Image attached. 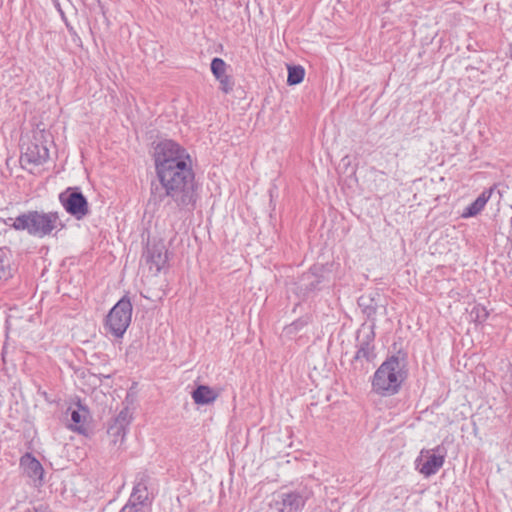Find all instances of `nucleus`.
Segmentation results:
<instances>
[{
	"label": "nucleus",
	"mask_w": 512,
	"mask_h": 512,
	"mask_svg": "<svg viewBox=\"0 0 512 512\" xmlns=\"http://www.w3.org/2000/svg\"><path fill=\"white\" fill-rule=\"evenodd\" d=\"M197 185L192 163L156 172L151 182L150 201L174 204L180 210H193L197 202Z\"/></svg>",
	"instance_id": "1"
},
{
	"label": "nucleus",
	"mask_w": 512,
	"mask_h": 512,
	"mask_svg": "<svg viewBox=\"0 0 512 512\" xmlns=\"http://www.w3.org/2000/svg\"><path fill=\"white\" fill-rule=\"evenodd\" d=\"M407 377L405 357L392 355L375 371L372 388L381 396H392L399 392Z\"/></svg>",
	"instance_id": "2"
},
{
	"label": "nucleus",
	"mask_w": 512,
	"mask_h": 512,
	"mask_svg": "<svg viewBox=\"0 0 512 512\" xmlns=\"http://www.w3.org/2000/svg\"><path fill=\"white\" fill-rule=\"evenodd\" d=\"M58 225L60 229L63 228L57 212L28 210L15 217L11 228L16 231H25L33 237L44 238L50 235Z\"/></svg>",
	"instance_id": "3"
},
{
	"label": "nucleus",
	"mask_w": 512,
	"mask_h": 512,
	"mask_svg": "<svg viewBox=\"0 0 512 512\" xmlns=\"http://www.w3.org/2000/svg\"><path fill=\"white\" fill-rule=\"evenodd\" d=\"M51 142L50 132L45 129L33 130L27 141H23L21 144V163L34 166L46 163L49 159L48 145Z\"/></svg>",
	"instance_id": "4"
},
{
	"label": "nucleus",
	"mask_w": 512,
	"mask_h": 512,
	"mask_svg": "<svg viewBox=\"0 0 512 512\" xmlns=\"http://www.w3.org/2000/svg\"><path fill=\"white\" fill-rule=\"evenodd\" d=\"M155 172L192 163L187 150L173 140L160 141L154 148Z\"/></svg>",
	"instance_id": "5"
},
{
	"label": "nucleus",
	"mask_w": 512,
	"mask_h": 512,
	"mask_svg": "<svg viewBox=\"0 0 512 512\" xmlns=\"http://www.w3.org/2000/svg\"><path fill=\"white\" fill-rule=\"evenodd\" d=\"M132 303L127 296L122 297L109 311L105 327L116 338H121L131 323Z\"/></svg>",
	"instance_id": "6"
},
{
	"label": "nucleus",
	"mask_w": 512,
	"mask_h": 512,
	"mask_svg": "<svg viewBox=\"0 0 512 512\" xmlns=\"http://www.w3.org/2000/svg\"><path fill=\"white\" fill-rule=\"evenodd\" d=\"M59 201L68 214L77 220L83 219L90 212L86 197L78 187H69L59 195Z\"/></svg>",
	"instance_id": "7"
},
{
	"label": "nucleus",
	"mask_w": 512,
	"mask_h": 512,
	"mask_svg": "<svg viewBox=\"0 0 512 512\" xmlns=\"http://www.w3.org/2000/svg\"><path fill=\"white\" fill-rule=\"evenodd\" d=\"M327 282L324 266L314 265L309 271L299 277L298 281L295 283L296 292L300 297L305 298L322 289Z\"/></svg>",
	"instance_id": "8"
},
{
	"label": "nucleus",
	"mask_w": 512,
	"mask_h": 512,
	"mask_svg": "<svg viewBox=\"0 0 512 512\" xmlns=\"http://www.w3.org/2000/svg\"><path fill=\"white\" fill-rule=\"evenodd\" d=\"M374 338V324L368 326L367 328L363 326L362 329L358 331L357 341L359 342V345L353 358L355 365L357 363H361V366L363 367V361L369 363L375 359L376 354L374 352L373 345Z\"/></svg>",
	"instance_id": "9"
},
{
	"label": "nucleus",
	"mask_w": 512,
	"mask_h": 512,
	"mask_svg": "<svg viewBox=\"0 0 512 512\" xmlns=\"http://www.w3.org/2000/svg\"><path fill=\"white\" fill-rule=\"evenodd\" d=\"M142 259L149 270L157 275L167 266L168 251L165 244L162 241L148 244L143 252Z\"/></svg>",
	"instance_id": "10"
},
{
	"label": "nucleus",
	"mask_w": 512,
	"mask_h": 512,
	"mask_svg": "<svg viewBox=\"0 0 512 512\" xmlns=\"http://www.w3.org/2000/svg\"><path fill=\"white\" fill-rule=\"evenodd\" d=\"M445 461V451L442 446H437L434 450H422L421 457L417 458L418 469L425 477L436 474L443 466Z\"/></svg>",
	"instance_id": "11"
},
{
	"label": "nucleus",
	"mask_w": 512,
	"mask_h": 512,
	"mask_svg": "<svg viewBox=\"0 0 512 512\" xmlns=\"http://www.w3.org/2000/svg\"><path fill=\"white\" fill-rule=\"evenodd\" d=\"M311 495L312 492L307 489L282 492L275 506L279 512H300Z\"/></svg>",
	"instance_id": "12"
},
{
	"label": "nucleus",
	"mask_w": 512,
	"mask_h": 512,
	"mask_svg": "<svg viewBox=\"0 0 512 512\" xmlns=\"http://www.w3.org/2000/svg\"><path fill=\"white\" fill-rule=\"evenodd\" d=\"M211 72L215 79L219 82V89L224 94H229L234 89V80L231 75L227 74L228 65L226 62L218 57H215L211 61Z\"/></svg>",
	"instance_id": "13"
},
{
	"label": "nucleus",
	"mask_w": 512,
	"mask_h": 512,
	"mask_svg": "<svg viewBox=\"0 0 512 512\" xmlns=\"http://www.w3.org/2000/svg\"><path fill=\"white\" fill-rule=\"evenodd\" d=\"M147 480L148 476L145 474H142L139 477L133 487L129 500L125 505L131 506L132 508H136L140 511H144V507L148 501Z\"/></svg>",
	"instance_id": "14"
},
{
	"label": "nucleus",
	"mask_w": 512,
	"mask_h": 512,
	"mask_svg": "<svg viewBox=\"0 0 512 512\" xmlns=\"http://www.w3.org/2000/svg\"><path fill=\"white\" fill-rule=\"evenodd\" d=\"M20 465L23 468L25 474L31 478L34 482L41 483L43 479V467L41 463L31 454L27 453L21 457Z\"/></svg>",
	"instance_id": "15"
},
{
	"label": "nucleus",
	"mask_w": 512,
	"mask_h": 512,
	"mask_svg": "<svg viewBox=\"0 0 512 512\" xmlns=\"http://www.w3.org/2000/svg\"><path fill=\"white\" fill-rule=\"evenodd\" d=\"M191 396L195 404L208 405L217 399L218 393L207 385H199L192 391Z\"/></svg>",
	"instance_id": "16"
},
{
	"label": "nucleus",
	"mask_w": 512,
	"mask_h": 512,
	"mask_svg": "<svg viewBox=\"0 0 512 512\" xmlns=\"http://www.w3.org/2000/svg\"><path fill=\"white\" fill-rule=\"evenodd\" d=\"M12 253L7 247H0V280L7 281L13 276Z\"/></svg>",
	"instance_id": "17"
},
{
	"label": "nucleus",
	"mask_w": 512,
	"mask_h": 512,
	"mask_svg": "<svg viewBox=\"0 0 512 512\" xmlns=\"http://www.w3.org/2000/svg\"><path fill=\"white\" fill-rule=\"evenodd\" d=\"M492 194V189L483 191L469 206L465 208L462 213V217L469 218L477 215L480 211L483 210L486 203L490 199Z\"/></svg>",
	"instance_id": "18"
},
{
	"label": "nucleus",
	"mask_w": 512,
	"mask_h": 512,
	"mask_svg": "<svg viewBox=\"0 0 512 512\" xmlns=\"http://www.w3.org/2000/svg\"><path fill=\"white\" fill-rule=\"evenodd\" d=\"M77 407L78 409H74L71 411V421L73 423V425H71V428L79 433H84V423L86 422L87 417L89 416V410L86 407H84L80 402L77 403Z\"/></svg>",
	"instance_id": "19"
},
{
	"label": "nucleus",
	"mask_w": 512,
	"mask_h": 512,
	"mask_svg": "<svg viewBox=\"0 0 512 512\" xmlns=\"http://www.w3.org/2000/svg\"><path fill=\"white\" fill-rule=\"evenodd\" d=\"M305 76V69L301 65H288L287 84L290 86L300 84Z\"/></svg>",
	"instance_id": "20"
},
{
	"label": "nucleus",
	"mask_w": 512,
	"mask_h": 512,
	"mask_svg": "<svg viewBox=\"0 0 512 512\" xmlns=\"http://www.w3.org/2000/svg\"><path fill=\"white\" fill-rule=\"evenodd\" d=\"M127 428L110 424L107 430L108 436L110 437L111 443L114 445L122 444L126 436Z\"/></svg>",
	"instance_id": "21"
},
{
	"label": "nucleus",
	"mask_w": 512,
	"mask_h": 512,
	"mask_svg": "<svg viewBox=\"0 0 512 512\" xmlns=\"http://www.w3.org/2000/svg\"><path fill=\"white\" fill-rule=\"evenodd\" d=\"M358 305L362 308V311L366 314L368 318H371L376 314L377 304L374 303V300L372 298L361 296L358 299Z\"/></svg>",
	"instance_id": "22"
},
{
	"label": "nucleus",
	"mask_w": 512,
	"mask_h": 512,
	"mask_svg": "<svg viewBox=\"0 0 512 512\" xmlns=\"http://www.w3.org/2000/svg\"><path fill=\"white\" fill-rule=\"evenodd\" d=\"M309 317L307 316H304V317H300L299 319L295 320L294 322H292L290 325H287L285 328H284V332L287 334V335H293V334H296L298 331L302 330L305 326L308 325L309 323Z\"/></svg>",
	"instance_id": "23"
},
{
	"label": "nucleus",
	"mask_w": 512,
	"mask_h": 512,
	"mask_svg": "<svg viewBox=\"0 0 512 512\" xmlns=\"http://www.w3.org/2000/svg\"><path fill=\"white\" fill-rule=\"evenodd\" d=\"M470 316L473 321L482 323L486 321L489 316L487 309L484 306L476 305L472 308Z\"/></svg>",
	"instance_id": "24"
},
{
	"label": "nucleus",
	"mask_w": 512,
	"mask_h": 512,
	"mask_svg": "<svg viewBox=\"0 0 512 512\" xmlns=\"http://www.w3.org/2000/svg\"><path fill=\"white\" fill-rule=\"evenodd\" d=\"M131 421V415L129 413L128 408L122 409L118 415L115 417L113 422L111 424L123 426L124 428H127Z\"/></svg>",
	"instance_id": "25"
},
{
	"label": "nucleus",
	"mask_w": 512,
	"mask_h": 512,
	"mask_svg": "<svg viewBox=\"0 0 512 512\" xmlns=\"http://www.w3.org/2000/svg\"><path fill=\"white\" fill-rule=\"evenodd\" d=\"M119 512H144V511H140L136 508H132L131 506L124 505Z\"/></svg>",
	"instance_id": "26"
},
{
	"label": "nucleus",
	"mask_w": 512,
	"mask_h": 512,
	"mask_svg": "<svg viewBox=\"0 0 512 512\" xmlns=\"http://www.w3.org/2000/svg\"><path fill=\"white\" fill-rule=\"evenodd\" d=\"M15 221V218L9 217L7 219H2L1 222L4 223L7 226L11 227V224Z\"/></svg>",
	"instance_id": "27"
}]
</instances>
